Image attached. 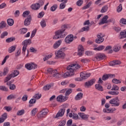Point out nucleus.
<instances>
[{
    "mask_svg": "<svg viewBox=\"0 0 126 126\" xmlns=\"http://www.w3.org/2000/svg\"><path fill=\"white\" fill-rule=\"evenodd\" d=\"M80 68V65L78 64L73 63L70 65H68L67 66L66 69L69 71H67L64 73L63 76V78H66L67 77H69L72 75H74V73L76 71Z\"/></svg>",
    "mask_w": 126,
    "mask_h": 126,
    "instance_id": "nucleus-1",
    "label": "nucleus"
},
{
    "mask_svg": "<svg viewBox=\"0 0 126 126\" xmlns=\"http://www.w3.org/2000/svg\"><path fill=\"white\" fill-rule=\"evenodd\" d=\"M65 29H61L55 32V35L53 36V39L57 40L58 39H61L62 38H64L66 35H67V32H65Z\"/></svg>",
    "mask_w": 126,
    "mask_h": 126,
    "instance_id": "nucleus-2",
    "label": "nucleus"
},
{
    "mask_svg": "<svg viewBox=\"0 0 126 126\" xmlns=\"http://www.w3.org/2000/svg\"><path fill=\"white\" fill-rule=\"evenodd\" d=\"M32 43V41L31 40V39H26L22 42V45L23 46L22 49V54L24 55V56H25V52H26L27 46L28 45H30Z\"/></svg>",
    "mask_w": 126,
    "mask_h": 126,
    "instance_id": "nucleus-3",
    "label": "nucleus"
},
{
    "mask_svg": "<svg viewBox=\"0 0 126 126\" xmlns=\"http://www.w3.org/2000/svg\"><path fill=\"white\" fill-rule=\"evenodd\" d=\"M65 49V47H63L58 50L57 52H56V58H59L60 59H62V60H63L65 57V54L63 53V51H64Z\"/></svg>",
    "mask_w": 126,
    "mask_h": 126,
    "instance_id": "nucleus-4",
    "label": "nucleus"
},
{
    "mask_svg": "<svg viewBox=\"0 0 126 126\" xmlns=\"http://www.w3.org/2000/svg\"><path fill=\"white\" fill-rule=\"evenodd\" d=\"M109 103L112 105V107H119L120 106V99L118 97L112 98L109 101Z\"/></svg>",
    "mask_w": 126,
    "mask_h": 126,
    "instance_id": "nucleus-5",
    "label": "nucleus"
},
{
    "mask_svg": "<svg viewBox=\"0 0 126 126\" xmlns=\"http://www.w3.org/2000/svg\"><path fill=\"white\" fill-rule=\"evenodd\" d=\"M19 74V71L17 70H14L11 74L8 75L6 77V81H9V80H10L11 78L16 77V76H17V75H18Z\"/></svg>",
    "mask_w": 126,
    "mask_h": 126,
    "instance_id": "nucleus-6",
    "label": "nucleus"
},
{
    "mask_svg": "<svg viewBox=\"0 0 126 126\" xmlns=\"http://www.w3.org/2000/svg\"><path fill=\"white\" fill-rule=\"evenodd\" d=\"M105 58H106V55H105L104 54L98 53L95 55L94 58L93 59V61H94V62H98L99 61L104 60Z\"/></svg>",
    "mask_w": 126,
    "mask_h": 126,
    "instance_id": "nucleus-7",
    "label": "nucleus"
},
{
    "mask_svg": "<svg viewBox=\"0 0 126 126\" xmlns=\"http://www.w3.org/2000/svg\"><path fill=\"white\" fill-rule=\"evenodd\" d=\"M105 34L102 35V33H100L99 34L96 35L97 38L95 39V42L96 44H101L104 42V37Z\"/></svg>",
    "mask_w": 126,
    "mask_h": 126,
    "instance_id": "nucleus-8",
    "label": "nucleus"
},
{
    "mask_svg": "<svg viewBox=\"0 0 126 126\" xmlns=\"http://www.w3.org/2000/svg\"><path fill=\"white\" fill-rule=\"evenodd\" d=\"M73 40H74V36L73 34H69L65 38V43L66 44H70V43H72L73 42Z\"/></svg>",
    "mask_w": 126,
    "mask_h": 126,
    "instance_id": "nucleus-9",
    "label": "nucleus"
},
{
    "mask_svg": "<svg viewBox=\"0 0 126 126\" xmlns=\"http://www.w3.org/2000/svg\"><path fill=\"white\" fill-rule=\"evenodd\" d=\"M116 75L113 74H104L102 77V80L103 81H106V80H108L109 78H115Z\"/></svg>",
    "mask_w": 126,
    "mask_h": 126,
    "instance_id": "nucleus-10",
    "label": "nucleus"
},
{
    "mask_svg": "<svg viewBox=\"0 0 126 126\" xmlns=\"http://www.w3.org/2000/svg\"><path fill=\"white\" fill-rule=\"evenodd\" d=\"M25 67L27 68L29 70H31V69H36L37 68V65L34 63H27L25 65Z\"/></svg>",
    "mask_w": 126,
    "mask_h": 126,
    "instance_id": "nucleus-11",
    "label": "nucleus"
},
{
    "mask_svg": "<svg viewBox=\"0 0 126 126\" xmlns=\"http://www.w3.org/2000/svg\"><path fill=\"white\" fill-rule=\"evenodd\" d=\"M83 54H84V48L82 45H79L78 47V56L81 57V56H83Z\"/></svg>",
    "mask_w": 126,
    "mask_h": 126,
    "instance_id": "nucleus-12",
    "label": "nucleus"
},
{
    "mask_svg": "<svg viewBox=\"0 0 126 126\" xmlns=\"http://www.w3.org/2000/svg\"><path fill=\"white\" fill-rule=\"evenodd\" d=\"M65 112V109H60L58 113L56 114L55 119H58L59 117H63V115H64V113Z\"/></svg>",
    "mask_w": 126,
    "mask_h": 126,
    "instance_id": "nucleus-13",
    "label": "nucleus"
},
{
    "mask_svg": "<svg viewBox=\"0 0 126 126\" xmlns=\"http://www.w3.org/2000/svg\"><path fill=\"white\" fill-rule=\"evenodd\" d=\"M31 20H32V17L31 15H29L27 18L24 21V26H28L30 25L31 23Z\"/></svg>",
    "mask_w": 126,
    "mask_h": 126,
    "instance_id": "nucleus-14",
    "label": "nucleus"
},
{
    "mask_svg": "<svg viewBox=\"0 0 126 126\" xmlns=\"http://www.w3.org/2000/svg\"><path fill=\"white\" fill-rule=\"evenodd\" d=\"M67 100V97L66 96H63L62 95L58 96L57 97V100L58 102H60V103H62V102H64Z\"/></svg>",
    "mask_w": 126,
    "mask_h": 126,
    "instance_id": "nucleus-15",
    "label": "nucleus"
},
{
    "mask_svg": "<svg viewBox=\"0 0 126 126\" xmlns=\"http://www.w3.org/2000/svg\"><path fill=\"white\" fill-rule=\"evenodd\" d=\"M96 79H92L86 82L85 84V86L87 87H90V86H92L93 84H94V82H95Z\"/></svg>",
    "mask_w": 126,
    "mask_h": 126,
    "instance_id": "nucleus-16",
    "label": "nucleus"
},
{
    "mask_svg": "<svg viewBox=\"0 0 126 126\" xmlns=\"http://www.w3.org/2000/svg\"><path fill=\"white\" fill-rule=\"evenodd\" d=\"M109 16L108 15H105L102 18L101 21L99 23V25H102V24H105V23H108V19Z\"/></svg>",
    "mask_w": 126,
    "mask_h": 126,
    "instance_id": "nucleus-17",
    "label": "nucleus"
},
{
    "mask_svg": "<svg viewBox=\"0 0 126 126\" xmlns=\"http://www.w3.org/2000/svg\"><path fill=\"white\" fill-rule=\"evenodd\" d=\"M90 75H91V73H90L81 72L80 73V76L82 79H87Z\"/></svg>",
    "mask_w": 126,
    "mask_h": 126,
    "instance_id": "nucleus-18",
    "label": "nucleus"
},
{
    "mask_svg": "<svg viewBox=\"0 0 126 126\" xmlns=\"http://www.w3.org/2000/svg\"><path fill=\"white\" fill-rule=\"evenodd\" d=\"M7 119V113H4L1 115V117L0 118V124H1Z\"/></svg>",
    "mask_w": 126,
    "mask_h": 126,
    "instance_id": "nucleus-19",
    "label": "nucleus"
},
{
    "mask_svg": "<svg viewBox=\"0 0 126 126\" xmlns=\"http://www.w3.org/2000/svg\"><path fill=\"white\" fill-rule=\"evenodd\" d=\"M47 72L48 73H49V74H52L53 76L54 77V75L57 73L58 70H53V68H49L47 69Z\"/></svg>",
    "mask_w": 126,
    "mask_h": 126,
    "instance_id": "nucleus-20",
    "label": "nucleus"
},
{
    "mask_svg": "<svg viewBox=\"0 0 126 126\" xmlns=\"http://www.w3.org/2000/svg\"><path fill=\"white\" fill-rule=\"evenodd\" d=\"M31 7L32 9L33 10H38L40 8V5H39V3H35L33 4L31 6Z\"/></svg>",
    "mask_w": 126,
    "mask_h": 126,
    "instance_id": "nucleus-21",
    "label": "nucleus"
},
{
    "mask_svg": "<svg viewBox=\"0 0 126 126\" xmlns=\"http://www.w3.org/2000/svg\"><path fill=\"white\" fill-rule=\"evenodd\" d=\"M78 115L81 119H83V120H87V119L89 118V115L85 114L83 113H79Z\"/></svg>",
    "mask_w": 126,
    "mask_h": 126,
    "instance_id": "nucleus-22",
    "label": "nucleus"
},
{
    "mask_svg": "<svg viewBox=\"0 0 126 126\" xmlns=\"http://www.w3.org/2000/svg\"><path fill=\"white\" fill-rule=\"evenodd\" d=\"M61 44H62V40H59L56 41L53 45L54 49H58V47H60Z\"/></svg>",
    "mask_w": 126,
    "mask_h": 126,
    "instance_id": "nucleus-23",
    "label": "nucleus"
},
{
    "mask_svg": "<svg viewBox=\"0 0 126 126\" xmlns=\"http://www.w3.org/2000/svg\"><path fill=\"white\" fill-rule=\"evenodd\" d=\"M16 50V45H14L10 47L8 49V52L10 54H11V53H13Z\"/></svg>",
    "mask_w": 126,
    "mask_h": 126,
    "instance_id": "nucleus-24",
    "label": "nucleus"
},
{
    "mask_svg": "<svg viewBox=\"0 0 126 126\" xmlns=\"http://www.w3.org/2000/svg\"><path fill=\"white\" fill-rule=\"evenodd\" d=\"M83 97V94L82 93H79L75 97V100H80V99H82Z\"/></svg>",
    "mask_w": 126,
    "mask_h": 126,
    "instance_id": "nucleus-25",
    "label": "nucleus"
},
{
    "mask_svg": "<svg viewBox=\"0 0 126 126\" xmlns=\"http://www.w3.org/2000/svg\"><path fill=\"white\" fill-rule=\"evenodd\" d=\"M121 50V46H120L119 44H117L116 45H115L113 47V51L114 52H115V53H118Z\"/></svg>",
    "mask_w": 126,
    "mask_h": 126,
    "instance_id": "nucleus-26",
    "label": "nucleus"
},
{
    "mask_svg": "<svg viewBox=\"0 0 126 126\" xmlns=\"http://www.w3.org/2000/svg\"><path fill=\"white\" fill-rule=\"evenodd\" d=\"M49 112V111L48 110V109L45 108L43 110H42L41 111V114H40V116L41 118H43V117H44V116H46V114H48V112Z\"/></svg>",
    "mask_w": 126,
    "mask_h": 126,
    "instance_id": "nucleus-27",
    "label": "nucleus"
},
{
    "mask_svg": "<svg viewBox=\"0 0 126 126\" xmlns=\"http://www.w3.org/2000/svg\"><path fill=\"white\" fill-rule=\"evenodd\" d=\"M109 51L108 54H112L113 53V50H112V46L109 45L106 46L105 49H104V51Z\"/></svg>",
    "mask_w": 126,
    "mask_h": 126,
    "instance_id": "nucleus-28",
    "label": "nucleus"
},
{
    "mask_svg": "<svg viewBox=\"0 0 126 126\" xmlns=\"http://www.w3.org/2000/svg\"><path fill=\"white\" fill-rule=\"evenodd\" d=\"M120 39H124V38H126V30H124L120 32Z\"/></svg>",
    "mask_w": 126,
    "mask_h": 126,
    "instance_id": "nucleus-29",
    "label": "nucleus"
},
{
    "mask_svg": "<svg viewBox=\"0 0 126 126\" xmlns=\"http://www.w3.org/2000/svg\"><path fill=\"white\" fill-rule=\"evenodd\" d=\"M7 23L9 26H12L14 24V21L12 19H8L7 20Z\"/></svg>",
    "mask_w": 126,
    "mask_h": 126,
    "instance_id": "nucleus-30",
    "label": "nucleus"
},
{
    "mask_svg": "<svg viewBox=\"0 0 126 126\" xmlns=\"http://www.w3.org/2000/svg\"><path fill=\"white\" fill-rule=\"evenodd\" d=\"M105 49V46L100 45L96 48L94 49V51H102V50H104Z\"/></svg>",
    "mask_w": 126,
    "mask_h": 126,
    "instance_id": "nucleus-31",
    "label": "nucleus"
},
{
    "mask_svg": "<svg viewBox=\"0 0 126 126\" xmlns=\"http://www.w3.org/2000/svg\"><path fill=\"white\" fill-rule=\"evenodd\" d=\"M13 41H15V37H9L6 39V43H10Z\"/></svg>",
    "mask_w": 126,
    "mask_h": 126,
    "instance_id": "nucleus-32",
    "label": "nucleus"
},
{
    "mask_svg": "<svg viewBox=\"0 0 126 126\" xmlns=\"http://www.w3.org/2000/svg\"><path fill=\"white\" fill-rule=\"evenodd\" d=\"M95 89L99 91H103V87L100 84H96L95 85Z\"/></svg>",
    "mask_w": 126,
    "mask_h": 126,
    "instance_id": "nucleus-33",
    "label": "nucleus"
},
{
    "mask_svg": "<svg viewBox=\"0 0 126 126\" xmlns=\"http://www.w3.org/2000/svg\"><path fill=\"white\" fill-rule=\"evenodd\" d=\"M5 27H6V23L4 21H2L0 23V29H3V28H5Z\"/></svg>",
    "mask_w": 126,
    "mask_h": 126,
    "instance_id": "nucleus-34",
    "label": "nucleus"
},
{
    "mask_svg": "<svg viewBox=\"0 0 126 126\" xmlns=\"http://www.w3.org/2000/svg\"><path fill=\"white\" fill-rule=\"evenodd\" d=\"M21 32L20 34H22V35H23V34H26L27 31H28V29L26 28H23L22 29H21L20 30Z\"/></svg>",
    "mask_w": 126,
    "mask_h": 126,
    "instance_id": "nucleus-35",
    "label": "nucleus"
},
{
    "mask_svg": "<svg viewBox=\"0 0 126 126\" xmlns=\"http://www.w3.org/2000/svg\"><path fill=\"white\" fill-rule=\"evenodd\" d=\"M107 10H108V5H105L101 9L100 12H101V13H104Z\"/></svg>",
    "mask_w": 126,
    "mask_h": 126,
    "instance_id": "nucleus-36",
    "label": "nucleus"
},
{
    "mask_svg": "<svg viewBox=\"0 0 126 126\" xmlns=\"http://www.w3.org/2000/svg\"><path fill=\"white\" fill-rule=\"evenodd\" d=\"M67 2V0H65L63 3H62L60 5V9H63L65 7V4Z\"/></svg>",
    "mask_w": 126,
    "mask_h": 126,
    "instance_id": "nucleus-37",
    "label": "nucleus"
},
{
    "mask_svg": "<svg viewBox=\"0 0 126 126\" xmlns=\"http://www.w3.org/2000/svg\"><path fill=\"white\" fill-rule=\"evenodd\" d=\"M37 112H38V110H37V108H33L31 111L32 116V117H34L37 113Z\"/></svg>",
    "mask_w": 126,
    "mask_h": 126,
    "instance_id": "nucleus-38",
    "label": "nucleus"
},
{
    "mask_svg": "<svg viewBox=\"0 0 126 126\" xmlns=\"http://www.w3.org/2000/svg\"><path fill=\"white\" fill-rule=\"evenodd\" d=\"M40 25L42 28H45V27L47 26V24H46V21H45V20L43 19L40 22Z\"/></svg>",
    "mask_w": 126,
    "mask_h": 126,
    "instance_id": "nucleus-39",
    "label": "nucleus"
},
{
    "mask_svg": "<svg viewBox=\"0 0 126 126\" xmlns=\"http://www.w3.org/2000/svg\"><path fill=\"white\" fill-rule=\"evenodd\" d=\"M51 87H52V86L50 85H46L43 87V89L44 91H47V90H50Z\"/></svg>",
    "mask_w": 126,
    "mask_h": 126,
    "instance_id": "nucleus-40",
    "label": "nucleus"
},
{
    "mask_svg": "<svg viewBox=\"0 0 126 126\" xmlns=\"http://www.w3.org/2000/svg\"><path fill=\"white\" fill-rule=\"evenodd\" d=\"M8 35V32H4L1 34L0 38L1 39H3L4 37H6V36H7Z\"/></svg>",
    "mask_w": 126,
    "mask_h": 126,
    "instance_id": "nucleus-41",
    "label": "nucleus"
},
{
    "mask_svg": "<svg viewBox=\"0 0 126 126\" xmlns=\"http://www.w3.org/2000/svg\"><path fill=\"white\" fill-rule=\"evenodd\" d=\"M108 94H110V95H119V92L118 91H110L108 92Z\"/></svg>",
    "mask_w": 126,
    "mask_h": 126,
    "instance_id": "nucleus-42",
    "label": "nucleus"
},
{
    "mask_svg": "<svg viewBox=\"0 0 126 126\" xmlns=\"http://www.w3.org/2000/svg\"><path fill=\"white\" fill-rule=\"evenodd\" d=\"M24 113H25V111L24 109H22L21 110L18 111L17 113V116H22L24 115Z\"/></svg>",
    "mask_w": 126,
    "mask_h": 126,
    "instance_id": "nucleus-43",
    "label": "nucleus"
},
{
    "mask_svg": "<svg viewBox=\"0 0 126 126\" xmlns=\"http://www.w3.org/2000/svg\"><path fill=\"white\" fill-rule=\"evenodd\" d=\"M0 90H1L2 91L6 92L8 91V89L4 86H0Z\"/></svg>",
    "mask_w": 126,
    "mask_h": 126,
    "instance_id": "nucleus-44",
    "label": "nucleus"
},
{
    "mask_svg": "<svg viewBox=\"0 0 126 126\" xmlns=\"http://www.w3.org/2000/svg\"><path fill=\"white\" fill-rule=\"evenodd\" d=\"M119 86H117L116 85H113L112 86V88L111 90L115 91H119Z\"/></svg>",
    "mask_w": 126,
    "mask_h": 126,
    "instance_id": "nucleus-45",
    "label": "nucleus"
},
{
    "mask_svg": "<svg viewBox=\"0 0 126 126\" xmlns=\"http://www.w3.org/2000/svg\"><path fill=\"white\" fill-rule=\"evenodd\" d=\"M112 82L115 83V84H119L120 83H122V81H120V80L117 79H113L112 80Z\"/></svg>",
    "mask_w": 126,
    "mask_h": 126,
    "instance_id": "nucleus-46",
    "label": "nucleus"
},
{
    "mask_svg": "<svg viewBox=\"0 0 126 126\" xmlns=\"http://www.w3.org/2000/svg\"><path fill=\"white\" fill-rule=\"evenodd\" d=\"M123 10V6L122 4H120V5L117 7V12H121Z\"/></svg>",
    "mask_w": 126,
    "mask_h": 126,
    "instance_id": "nucleus-47",
    "label": "nucleus"
},
{
    "mask_svg": "<svg viewBox=\"0 0 126 126\" xmlns=\"http://www.w3.org/2000/svg\"><path fill=\"white\" fill-rule=\"evenodd\" d=\"M57 8H58V5L57 4H54L50 8V10L51 11H55Z\"/></svg>",
    "mask_w": 126,
    "mask_h": 126,
    "instance_id": "nucleus-48",
    "label": "nucleus"
},
{
    "mask_svg": "<svg viewBox=\"0 0 126 126\" xmlns=\"http://www.w3.org/2000/svg\"><path fill=\"white\" fill-rule=\"evenodd\" d=\"M16 97L13 94H10L7 97V100H11L12 99H15Z\"/></svg>",
    "mask_w": 126,
    "mask_h": 126,
    "instance_id": "nucleus-49",
    "label": "nucleus"
},
{
    "mask_svg": "<svg viewBox=\"0 0 126 126\" xmlns=\"http://www.w3.org/2000/svg\"><path fill=\"white\" fill-rule=\"evenodd\" d=\"M10 90H15L16 89V86L14 84H11L9 86Z\"/></svg>",
    "mask_w": 126,
    "mask_h": 126,
    "instance_id": "nucleus-50",
    "label": "nucleus"
},
{
    "mask_svg": "<svg viewBox=\"0 0 126 126\" xmlns=\"http://www.w3.org/2000/svg\"><path fill=\"white\" fill-rule=\"evenodd\" d=\"M72 93V89H69L66 91L65 95V96H68V95H69V94H70Z\"/></svg>",
    "mask_w": 126,
    "mask_h": 126,
    "instance_id": "nucleus-51",
    "label": "nucleus"
},
{
    "mask_svg": "<svg viewBox=\"0 0 126 126\" xmlns=\"http://www.w3.org/2000/svg\"><path fill=\"white\" fill-rule=\"evenodd\" d=\"M66 124V121L65 120H64L60 122L58 126H65Z\"/></svg>",
    "mask_w": 126,
    "mask_h": 126,
    "instance_id": "nucleus-52",
    "label": "nucleus"
},
{
    "mask_svg": "<svg viewBox=\"0 0 126 126\" xmlns=\"http://www.w3.org/2000/svg\"><path fill=\"white\" fill-rule=\"evenodd\" d=\"M41 97H42V94H36L33 96V98H34L35 99H37V100L40 99Z\"/></svg>",
    "mask_w": 126,
    "mask_h": 126,
    "instance_id": "nucleus-53",
    "label": "nucleus"
},
{
    "mask_svg": "<svg viewBox=\"0 0 126 126\" xmlns=\"http://www.w3.org/2000/svg\"><path fill=\"white\" fill-rule=\"evenodd\" d=\"M89 26L84 27L82 28L81 32H84V31H89L90 29Z\"/></svg>",
    "mask_w": 126,
    "mask_h": 126,
    "instance_id": "nucleus-54",
    "label": "nucleus"
},
{
    "mask_svg": "<svg viewBox=\"0 0 126 126\" xmlns=\"http://www.w3.org/2000/svg\"><path fill=\"white\" fill-rule=\"evenodd\" d=\"M76 3L78 6H81L83 4V0H79L77 1Z\"/></svg>",
    "mask_w": 126,
    "mask_h": 126,
    "instance_id": "nucleus-55",
    "label": "nucleus"
},
{
    "mask_svg": "<svg viewBox=\"0 0 126 126\" xmlns=\"http://www.w3.org/2000/svg\"><path fill=\"white\" fill-rule=\"evenodd\" d=\"M8 72V68L5 67L3 69V72H2L3 75L5 76L6 74H7Z\"/></svg>",
    "mask_w": 126,
    "mask_h": 126,
    "instance_id": "nucleus-56",
    "label": "nucleus"
},
{
    "mask_svg": "<svg viewBox=\"0 0 126 126\" xmlns=\"http://www.w3.org/2000/svg\"><path fill=\"white\" fill-rule=\"evenodd\" d=\"M30 13V11H26L24 12L23 13V16L24 17H26L27 16H28L29 15V14Z\"/></svg>",
    "mask_w": 126,
    "mask_h": 126,
    "instance_id": "nucleus-57",
    "label": "nucleus"
},
{
    "mask_svg": "<svg viewBox=\"0 0 126 126\" xmlns=\"http://www.w3.org/2000/svg\"><path fill=\"white\" fill-rule=\"evenodd\" d=\"M44 15H45V12L42 11L38 14L37 17H38V18H42L44 16Z\"/></svg>",
    "mask_w": 126,
    "mask_h": 126,
    "instance_id": "nucleus-58",
    "label": "nucleus"
},
{
    "mask_svg": "<svg viewBox=\"0 0 126 126\" xmlns=\"http://www.w3.org/2000/svg\"><path fill=\"white\" fill-rule=\"evenodd\" d=\"M28 99V95H27V94H24L23 97L22 98V100L24 102L27 101Z\"/></svg>",
    "mask_w": 126,
    "mask_h": 126,
    "instance_id": "nucleus-59",
    "label": "nucleus"
},
{
    "mask_svg": "<svg viewBox=\"0 0 126 126\" xmlns=\"http://www.w3.org/2000/svg\"><path fill=\"white\" fill-rule=\"evenodd\" d=\"M61 77L62 75H61L60 73H58V72L55 75L54 74V76H53V77H55V78L57 79L61 78Z\"/></svg>",
    "mask_w": 126,
    "mask_h": 126,
    "instance_id": "nucleus-60",
    "label": "nucleus"
},
{
    "mask_svg": "<svg viewBox=\"0 0 126 126\" xmlns=\"http://www.w3.org/2000/svg\"><path fill=\"white\" fill-rule=\"evenodd\" d=\"M37 32V30L35 29L32 32L31 34V39H32L35 35H36V32Z\"/></svg>",
    "mask_w": 126,
    "mask_h": 126,
    "instance_id": "nucleus-61",
    "label": "nucleus"
},
{
    "mask_svg": "<svg viewBox=\"0 0 126 126\" xmlns=\"http://www.w3.org/2000/svg\"><path fill=\"white\" fill-rule=\"evenodd\" d=\"M52 58V55H46L43 58L44 62H46V61H48L49 59H51Z\"/></svg>",
    "mask_w": 126,
    "mask_h": 126,
    "instance_id": "nucleus-62",
    "label": "nucleus"
},
{
    "mask_svg": "<svg viewBox=\"0 0 126 126\" xmlns=\"http://www.w3.org/2000/svg\"><path fill=\"white\" fill-rule=\"evenodd\" d=\"M120 23H122V24H125V25H126V19L125 18H122L120 20Z\"/></svg>",
    "mask_w": 126,
    "mask_h": 126,
    "instance_id": "nucleus-63",
    "label": "nucleus"
},
{
    "mask_svg": "<svg viewBox=\"0 0 126 126\" xmlns=\"http://www.w3.org/2000/svg\"><path fill=\"white\" fill-rule=\"evenodd\" d=\"M72 125V120L70 119L69 120H68L67 124H66V126H70Z\"/></svg>",
    "mask_w": 126,
    "mask_h": 126,
    "instance_id": "nucleus-64",
    "label": "nucleus"
}]
</instances>
